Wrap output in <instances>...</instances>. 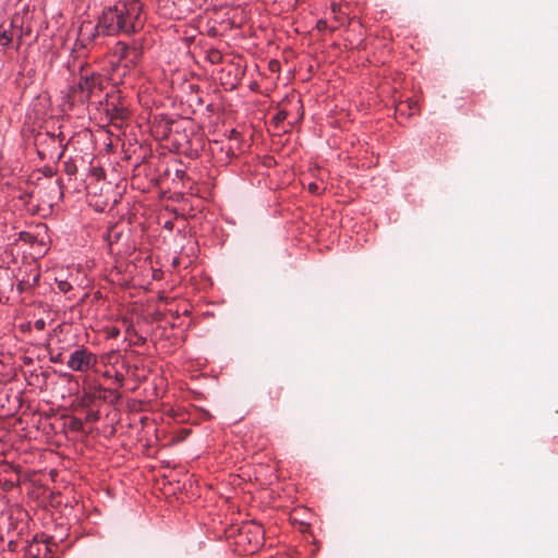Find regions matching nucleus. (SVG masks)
Instances as JSON below:
<instances>
[{
	"label": "nucleus",
	"instance_id": "obj_9",
	"mask_svg": "<svg viewBox=\"0 0 558 558\" xmlns=\"http://www.w3.org/2000/svg\"><path fill=\"white\" fill-rule=\"evenodd\" d=\"M38 279H39V274H36L32 280H25V279H22L17 282L16 284V289L20 293H23L25 292L26 290L35 287L38 282Z\"/></svg>",
	"mask_w": 558,
	"mask_h": 558
},
{
	"label": "nucleus",
	"instance_id": "obj_2",
	"mask_svg": "<svg viewBox=\"0 0 558 558\" xmlns=\"http://www.w3.org/2000/svg\"><path fill=\"white\" fill-rule=\"evenodd\" d=\"M102 76L99 73H88L85 70V63L80 64L78 82L70 87L69 96L78 102H88L92 96L102 89Z\"/></svg>",
	"mask_w": 558,
	"mask_h": 558
},
{
	"label": "nucleus",
	"instance_id": "obj_10",
	"mask_svg": "<svg viewBox=\"0 0 558 558\" xmlns=\"http://www.w3.org/2000/svg\"><path fill=\"white\" fill-rule=\"evenodd\" d=\"M206 59L211 63V64H219L220 62H222V53L220 52V50L216 49V48H210L206 51Z\"/></svg>",
	"mask_w": 558,
	"mask_h": 558
},
{
	"label": "nucleus",
	"instance_id": "obj_3",
	"mask_svg": "<svg viewBox=\"0 0 558 558\" xmlns=\"http://www.w3.org/2000/svg\"><path fill=\"white\" fill-rule=\"evenodd\" d=\"M112 56L118 59V64L123 63L124 68L131 69L140 62L143 49L135 43L130 45L124 41H117L112 48Z\"/></svg>",
	"mask_w": 558,
	"mask_h": 558
},
{
	"label": "nucleus",
	"instance_id": "obj_19",
	"mask_svg": "<svg viewBox=\"0 0 558 558\" xmlns=\"http://www.w3.org/2000/svg\"><path fill=\"white\" fill-rule=\"evenodd\" d=\"M337 9H338V5H337L336 3H332V4H331V10H332V12H336V11H337Z\"/></svg>",
	"mask_w": 558,
	"mask_h": 558
},
{
	"label": "nucleus",
	"instance_id": "obj_6",
	"mask_svg": "<svg viewBox=\"0 0 558 558\" xmlns=\"http://www.w3.org/2000/svg\"><path fill=\"white\" fill-rule=\"evenodd\" d=\"M263 534L264 531L260 525L258 524H251L247 526H243L240 530L239 536H238V544L241 542H244L247 539L251 553L255 551L259 546L263 544Z\"/></svg>",
	"mask_w": 558,
	"mask_h": 558
},
{
	"label": "nucleus",
	"instance_id": "obj_17",
	"mask_svg": "<svg viewBox=\"0 0 558 558\" xmlns=\"http://www.w3.org/2000/svg\"><path fill=\"white\" fill-rule=\"evenodd\" d=\"M37 545H38V543H36V544L33 543V544L29 545V548H28L29 556H33L34 558H38V555L34 554V547L37 546Z\"/></svg>",
	"mask_w": 558,
	"mask_h": 558
},
{
	"label": "nucleus",
	"instance_id": "obj_18",
	"mask_svg": "<svg viewBox=\"0 0 558 558\" xmlns=\"http://www.w3.org/2000/svg\"><path fill=\"white\" fill-rule=\"evenodd\" d=\"M119 335V329L118 328H113L110 332V337H117Z\"/></svg>",
	"mask_w": 558,
	"mask_h": 558
},
{
	"label": "nucleus",
	"instance_id": "obj_13",
	"mask_svg": "<svg viewBox=\"0 0 558 558\" xmlns=\"http://www.w3.org/2000/svg\"><path fill=\"white\" fill-rule=\"evenodd\" d=\"M308 191L312 193V194H315V195H319L322 193V189L319 187V185L315 182H312L308 184Z\"/></svg>",
	"mask_w": 558,
	"mask_h": 558
},
{
	"label": "nucleus",
	"instance_id": "obj_11",
	"mask_svg": "<svg viewBox=\"0 0 558 558\" xmlns=\"http://www.w3.org/2000/svg\"><path fill=\"white\" fill-rule=\"evenodd\" d=\"M128 113L123 108L113 107L111 111V121H123Z\"/></svg>",
	"mask_w": 558,
	"mask_h": 558
},
{
	"label": "nucleus",
	"instance_id": "obj_16",
	"mask_svg": "<svg viewBox=\"0 0 558 558\" xmlns=\"http://www.w3.org/2000/svg\"><path fill=\"white\" fill-rule=\"evenodd\" d=\"M327 27H328V23H327V21H326V20H318V21H317V23H316V28H317L318 31H325V29H327Z\"/></svg>",
	"mask_w": 558,
	"mask_h": 558
},
{
	"label": "nucleus",
	"instance_id": "obj_7",
	"mask_svg": "<svg viewBox=\"0 0 558 558\" xmlns=\"http://www.w3.org/2000/svg\"><path fill=\"white\" fill-rule=\"evenodd\" d=\"M9 25L12 33V40L14 41L15 39L16 41L14 48L17 51L22 46L23 38L31 34V27H24L23 20L19 15L13 16Z\"/></svg>",
	"mask_w": 558,
	"mask_h": 558
},
{
	"label": "nucleus",
	"instance_id": "obj_5",
	"mask_svg": "<svg viewBox=\"0 0 558 558\" xmlns=\"http://www.w3.org/2000/svg\"><path fill=\"white\" fill-rule=\"evenodd\" d=\"M205 2L206 0H174L171 5L160 7V14L170 19H181V16L201 9Z\"/></svg>",
	"mask_w": 558,
	"mask_h": 558
},
{
	"label": "nucleus",
	"instance_id": "obj_20",
	"mask_svg": "<svg viewBox=\"0 0 558 558\" xmlns=\"http://www.w3.org/2000/svg\"><path fill=\"white\" fill-rule=\"evenodd\" d=\"M59 356H61V353H58V356H56V359H52V361H53V362L59 361Z\"/></svg>",
	"mask_w": 558,
	"mask_h": 558
},
{
	"label": "nucleus",
	"instance_id": "obj_14",
	"mask_svg": "<svg viewBox=\"0 0 558 558\" xmlns=\"http://www.w3.org/2000/svg\"><path fill=\"white\" fill-rule=\"evenodd\" d=\"M34 327H35L37 330H39V331L44 330V329L46 328V322H45V319H44V318H38V319H36V320H35V323H34Z\"/></svg>",
	"mask_w": 558,
	"mask_h": 558
},
{
	"label": "nucleus",
	"instance_id": "obj_4",
	"mask_svg": "<svg viewBox=\"0 0 558 558\" xmlns=\"http://www.w3.org/2000/svg\"><path fill=\"white\" fill-rule=\"evenodd\" d=\"M97 364V356L85 347H78L69 356L68 367L73 372L86 373Z\"/></svg>",
	"mask_w": 558,
	"mask_h": 558
},
{
	"label": "nucleus",
	"instance_id": "obj_8",
	"mask_svg": "<svg viewBox=\"0 0 558 558\" xmlns=\"http://www.w3.org/2000/svg\"><path fill=\"white\" fill-rule=\"evenodd\" d=\"M12 43L10 25L5 23L0 24V48L5 49L10 47Z\"/></svg>",
	"mask_w": 558,
	"mask_h": 558
},
{
	"label": "nucleus",
	"instance_id": "obj_1",
	"mask_svg": "<svg viewBox=\"0 0 558 558\" xmlns=\"http://www.w3.org/2000/svg\"><path fill=\"white\" fill-rule=\"evenodd\" d=\"M145 23L141 0H123L105 9L97 23L83 21L77 31L72 53L85 58L87 52L100 44L101 36L137 33Z\"/></svg>",
	"mask_w": 558,
	"mask_h": 558
},
{
	"label": "nucleus",
	"instance_id": "obj_21",
	"mask_svg": "<svg viewBox=\"0 0 558 558\" xmlns=\"http://www.w3.org/2000/svg\"><path fill=\"white\" fill-rule=\"evenodd\" d=\"M59 356H61V353H58V356H56V359H52V361H53V362L59 361Z\"/></svg>",
	"mask_w": 558,
	"mask_h": 558
},
{
	"label": "nucleus",
	"instance_id": "obj_12",
	"mask_svg": "<svg viewBox=\"0 0 558 558\" xmlns=\"http://www.w3.org/2000/svg\"><path fill=\"white\" fill-rule=\"evenodd\" d=\"M58 289L62 293H68L72 289V286L68 281L61 280L58 281Z\"/></svg>",
	"mask_w": 558,
	"mask_h": 558
},
{
	"label": "nucleus",
	"instance_id": "obj_15",
	"mask_svg": "<svg viewBox=\"0 0 558 558\" xmlns=\"http://www.w3.org/2000/svg\"><path fill=\"white\" fill-rule=\"evenodd\" d=\"M288 112L286 110H280L276 116L275 120L279 123L287 119Z\"/></svg>",
	"mask_w": 558,
	"mask_h": 558
}]
</instances>
